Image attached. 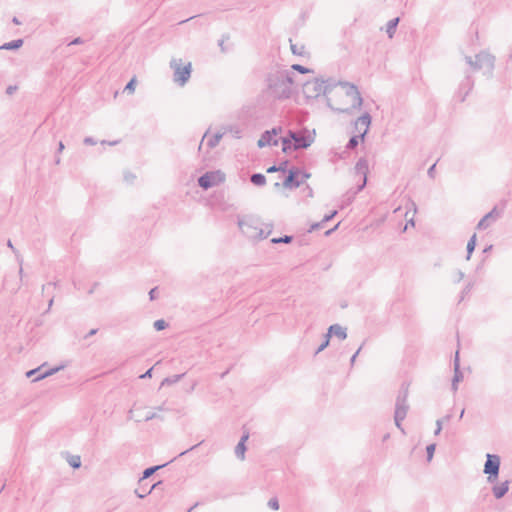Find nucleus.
I'll return each mask as SVG.
<instances>
[{"mask_svg": "<svg viewBox=\"0 0 512 512\" xmlns=\"http://www.w3.org/2000/svg\"><path fill=\"white\" fill-rule=\"evenodd\" d=\"M267 84L273 97L287 99L293 92L294 73L283 69L271 71L267 77Z\"/></svg>", "mask_w": 512, "mask_h": 512, "instance_id": "1", "label": "nucleus"}, {"mask_svg": "<svg viewBox=\"0 0 512 512\" xmlns=\"http://www.w3.org/2000/svg\"><path fill=\"white\" fill-rule=\"evenodd\" d=\"M238 226L241 232L249 239L261 240L267 238L273 229L271 224H264L256 216H244L238 218Z\"/></svg>", "mask_w": 512, "mask_h": 512, "instance_id": "2", "label": "nucleus"}, {"mask_svg": "<svg viewBox=\"0 0 512 512\" xmlns=\"http://www.w3.org/2000/svg\"><path fill=\"white\" fill-rule=\"evenodd\" d=\"M339 85L343 93L350 100L349 107L336 106L333 104V101L330 97H327V106L334 111L339 113H351L353 110H359L363 104V98L358 90V88L354 84H350L348 82H338L336 86Z\"/></svg>", "mask_w": 512, "mask_h": 512, "instance_id": "3", "label": "nucleus"}, {"mask_svg": "<svg viewBox=\"0 0 512 512\" xmlns=\"http://www.w3.org/2000/svg\"><path fill=\"white\" fill-rule=\"evenodd\" d=\"M336 87V83L331 80H321L315 78L312 81H307L303 84V93L307 98H317L320 95H325L328 97V94L332 92V90Z\"/></svg>", "mask_w": 512, "mask_h": 512, "instance_id": "4", "label": "nucleus"}, {"mask_svg": "<svg viewBox=\"0 0 512 512\" xmlns=\"http://www.w3.org/2000/svg\"><path fill=\"white\" fill-rule=\"evenodd\" d=\"M465 60L473 70H483L484 74L492 75L495 66V56L492 54L482 51L475 56L474 60L471 56H466Z\"/></svg>", "mask_w": 512, "mask_h": 512, "instance_id": "5", "label": "nucleus"}, {"mask_svg": "<svg viewBox=\"0 0 512 512\" xmlns=\"http://www.w3.org/2000/svg\"><path fill=\"white\" fill-rule=\"evenodd\" d=\"M170 68L173 70L174 83L180 87H183L191 77V62L184 64L182 59L172 58L170 61Z\"/></svg>", "mask_w": 512, "mask_h": 512, "instance_id": "6", "label": "nucleus"}, {"mask_svg": "<svg viewBox=\"0 0 512 512\" xmlns=\"http://www.w3.org/2000/svg\"><path fill=\"white\" fill-rule=\"evenodd\" d=\"M407 398H408V387L403 385L401 387V390L399 391V394L396 399L395 413H394L395 425L403 433H404V429L402 427L401 422L405 419L408 409H409V405L407 403Z\"/></svg>", "mask_w": 512, "mask_h": 512, "instance_id": "7", "label": "nucleus"}, {"mask_svg": "<svg viewBox=\"0 0 512 512\" xmlns=\"http://www.w3.org/2000/svg\"><path fill=\"white\" fill-rule=\"evenodd\" d=\"M501 459L496 454H486V461L484 463L483 473L487 475L489 483H495L499 476Z\"/></svg>", "mask_w": 512, "mask_h": 512, "instance_id": "8", "label": "nucleus"}, {"mask_svg": "<svg viewBox=\"0 0 512 512\" xmlns=\"http://www.w3.org/2000/svg\"><path fill=\"white\" fill-rule=\"evenodd\" d=\"M225 180V174L220 170L206 172L198 178V185L207 190L213 186L219 185Z\"/></svg>", "mask_w": 512, "mask_h": 512, "instance_id": "9", "label": "nucleus"}, {"mask_svg": "<svg viewBox=\"0 0 512 512\" xmlns=\"http://www.w3.org/2000/svg\"><path fill=\"white\" fill-rule=\"evenodd\" d=\"M308 177L309 174H301V172L298 169L292 168L288 171V175L283 181V186L288 189L298 188Z\"/></svg>", "mask_w": 512, "mask_h": 512, "instance_id": "10", "label": "nucleus"}, {"mask_svg": "<svg viewBox=\"0 0 512 512\" xmlns=\"http://www.w3.org/2000/svg\"><path fill=\"white\" fill-rule=\"evenodd\" d=\"M371 116L368 112H365L363 115L358 117L354 122V131L361 136V141L364 140L365 135L369 131V127L371 125Z\"/></svg>", "mask_w": 512, "mask_h": 512, "instance_id": "11", "label": "nucleus"}, {"mask_svg": "<svg viewBox=\"0 0 512 512\" xmlns=\"http://www.w3.org/2000/svg\"><path fill=\"white\" fill-rule=\"evenodd\" d=\"M281 130V128H273L272 130L265 131L257 142L258 147L277 146L279 139H276L275 136L280 133Z\"/></svg>", "mask_w": 512, "mask_h": 512, "instance_id": "12", "label": "nucleus"}, {"mask_svg": "<svg viewBox=\"0 0 512 512\" xmlns=\"http://www.w3.org/2000/svg\"><path fill=\"white\" fill-rule=\"evenodd\" d=\"M501 211L497 209V207H494L489 213H487L477 224L478 230H485L487 229L492 222H495L500 216Z\"/></svg>", "mask_w": 512, "mask_h": 512, "instance_id": "13", "label": "nucleus"}, {"mask_svg": "<svg viewBox=\"0 0 512 512\" xmlns=\"http://www.w3.org/2000/svg\"><path fill=\"white\" fill-rule=\"evenodd\" d=\"M355 171L357 174L362 175L363 181L362 184L358 186V191H361L367 183V173H368V162L365 158H360L356 165H355Z\"/></svg>", "mask_w": 512, "mask_h": 512, "instance_id": "14", "label": "nucleus"}, {"mask_svg": "<svg viewBox=\"0 0 512 512\" xmlns=\"http://www.w3.org/2000/svg\"><path fill=\"white\" fill-rule=\"evenodd\" d=\"M473 85L474 83L471 77L466 76L465 79L461 82L457 92V97L459 98L460 102H463L466 99L467 95L472 90Z\"/></svg>", "mask_w": 512, "mask_h": 512, "instance_id": "15", "label": "nucleus"}, {"mask_svg": "<svg viewBox=\"0 0 512 512\" xmlns=\"http://www.w3.org/2000/svg\"><path fill=\"white\" fill-rule=\"evenodd\" d=\"M60 369H61L60 367H56V368L49 369V370H47V371H45V372H43V373H40L41 368L39 367V368L32 369V370L28 371V372L26 373V376H27L28 378H30V377H32V376H34V375H36V377L33 379V382H36V381H39V380H41V379H44V378H46V377H48V376L53 375L54 373H56V372H57V371H59Z\"/></svg>", "mask_w": 512, "mask_h": 512, "instance_id": "16", "label": "nucleus"}, {"mask_svg": "<svg viewBox=\"0 0 512 512\" xmlns=\"http://www.w3.org/2000/svg\"><path fill=\"white\" fill-rule=\"evenodd\" d=\"M313 142V139L306 134H298L297 139H295V143H293V150L306 149Z\"/></svg>", "mask_w": 512, "mask_h": 512, "instance_id": "17", "label": "nucleus"}, {"mask_svg": "<svg viewBox=\"0 0 512 512\" xmlns=\"http://www.w3.org/2000/svg\"><path fill=\"white\" fill-rule=\"evenodd\" d=\"M326 334H330L331 336H336L340 340H345L347 338L346 328L342 327L339 324H333L328 328V332Z\"/></svg>", "mask_w": 512, "mask_h": 512, "instance_id": "18", "label": "nucleus"}, {"mask_svg": "<svg viewBox=\"0 0 512 512\" xmlns=\"http://www.w3.org/2000/svg\"><path fill=\"white\" fill-rule=\"evenodd\" d=\"M249 435L248 433L242 435L240 441L235 447V455L238 459L244 460L245 459V452H246V445L245 442L248 440Z\"/></svg>", "mask_w": 512, "mask_h": 512, "instance_id": "19", "label": "nucleus"}, {"mask_svg": "<svg viewBox=\"0 0 512 512\" xmlns=\"http://www.w3.org/2000/svg\"><path fill=\"white\" fill-rule=\"evenodd\" d=\"M509 481L506 480L499 485H495L492 488L493 495L496 499H501L509 490Z\"/></svg>", "mask_w": 512, "mask_h": 512, "instance_id": "20", "label": "nucleus"}, {"mask_svg": "<svg viewBox=\"0 0 512 512\" xmlns=\"http://www.w3.org/2000/svg\"><path fill=\"white\" fill-rule=\"evenodd\" d=\"M20 282L16 281L15 279H12L11 277L7 276L4 279L3 286L5 289H7L9 292L15 294L20 289Z\"/></svg>", "mask_w": 512, "mask_h": 512, "instance_id": "21", "label": "nucleus"}, {"mask_svg": "<svg viewBox=\"0 0 512 512\" xmlns=\"http://www.w3.org/2000/svg\"><path fill=\"white\" fill-rule=\"evenodd\" d=\"M399 21H400L399 17L393 18L388 21V23L386 25V33L390 39L393 38V36L396 32V28L399 24Z\"/></svg>", "mask_w": 512, "mask_h": 512, "instance_id": "22", "label": "nucleus"}, {"mask_svg": "<svg viewBox=\"0 0 512 512\" xmlns=\"http://www.w3.org/2000/svg\"><path fill=\"white\" fill-rule=\"evenodd\" d=\"M24 41L23 39H16L7 43H4L0 46V49L2 50H17L20 47H22Z\"/></svg>", "mask_w": 512, "mask_h": 512, "instance_id": "23", "label": "nucleus"}, {"mask_svg": "<svg viewBox=\"0 0 512 512\" xmlns=\"http://www.w3.org/2000/svg\"><path fill=\"white\" fill-rule=\"evenodd\" d=\"M463 380V373L460 369L456 368L452 379L451 389L455 393L458 390V383Z\"/></svg>", "mask_w": 512, "mask_h": 512, "instance_id": "24", "label": "nucleus"}, {"mask_svg": "<svg viewBox=\"0 0 512 512\" xmlns=\"http://www.w3.org/2000/svg\"><path fill=\"white\" fill-rule=\"evenodd\" d=\"M250 181L255 186H263L266 183V177L262 173H254V174L251 175Z\"/></svg>", "mask_w": 512, "mask_h": 512, "instance_id": "25", "label": "nucleus"}, {"mask_svg": "<svg viewBox=\"0 0 512 512\" xmlns=\"http://www.w3.org/2000/svg\"><path fill=\"white\" fill-rule=\"evenodd\" d=\"M476 241H477V237H476V234H473L468 243H467V247H466V250H467V256H466V259L469 260L471 258V255L473 253V251L475 250V247H476Z\"/></svg>", "mask_w": 512, "mask_h": 512, "instance_id": "26", "label": "nucleus"}, {"mask_svg": "<svg viewBox=\"0 0 512 512\" xmlns=\"http://www.w3.org/2000/svg\"><path fill=\"white\" fill-rule=\"evenodd\" d=\"M221 138H222V134H220V133L212 135L211 137H209L207 139V146L209 148L216 147L218 145V143L220 142Z\"/></svg>", "mask_w": 512, "mask_h": 512, "instance_id": "27", "label": "nucleus"}, {"mask_svg": "<svg viewBox=\"0 0 512 512\" xmlns=\"http://www.w3.org/2000/svg\"><path fill=\"white\" fill-rule=\"evenodd\" d=\"M163 466L164 465H156V466H152V467L146 468L143 471V475H142L141 479H147V478L151 477L157 470H159Z\"/></svg>", "mask_w": 512, "mask_h": 512, "instance_id": "28", "label": "nucleus"}, {"mask_svg": "<svg viewBox=\"0 0 512 512\" xmlns=\"http://www.w3.org/2000/svg\"><path fill=\"white\" fill-rule=\"evenodd\" d=\"M360 140H361V136L360 135L356 134V135L352 136L349 139V141H348V143L346 145V148L349 149V150H352V149L356 148L357 145L359 144Z\"/></svg>", "mask_w": 512, "mask_h": 512, "instance_id": "29", "label": "nucleus"}, {"mask_svg": "<svg viewBox=\"0 0 512 512\" xmlns=\"http://www.w3.org/2000/svg\"><path fill=\"white\" fill-rule=\"evenodd\" d=\"M292 240H293L292 236L284 235L282 237L272 238L271 242L273 244H280V243L289 244L292 242Z\"/></svg>", "mask_w": 512, "mask_h": 512, "instance_id": "30", "label": "nucleus"}, {"mask_svg": "<svg viewBox=\"0 0 512 512\" xmlns=\"http://www.w3.org/2000/svg\"><path fill=\"white\" fill-rule=\"evenodd\" d=\"M279 140H281V142H282V151L283 152H287L288 150L293 149V143H292L291 139H289L287 137H282Z\"/></svg>", "mask_w": 512, "mask_h": 512, "instance_id": "31", "label": "nucleus"}, {"mask_svg": "<svg viewBox=\"0 0 512 512\" xmlns=\"http://www.w3.org/2000/svg\"><path fill=\"white\" fill-rule=\"evenodd\" d=\"M329 343H330V334H325L324 340L321 343V345L318 347V349L316 350L315 354L322 352L329 345Z\"/></svg>", "mask_w": 512, "mask_h": 512, "instance_id": "32", "label": "nucleus"}, {"mask_svg": "<svg viewBox=\"0 0 512 512\" xmlns=\"http://www.w3.org/2000/svg\"><path fill=\"white\" fill-rule=\"evenodd\" d=\"M435 449H436V444L432 443V444H429L427 447H426V453H427V461H431L432 458H433V455H434V452H435Z\"/></svg>", "mask_w": 512, "mask_h": 512, "instance_id": "33", "label": "nucleus"}, {"mask_svg": "<svg viewBox=\"0 0 512 512\" xmlns=\"http://www.w3.org/2000/svg\"><path fill=\"white\" fill-rule=\"evenodd\" d=\"M153 327L157 331L164 330L167 327V322L163 319L156 320L153 324Z\"/></svg>", "mask_w": 512, "mask_h": 512, "instance_id": "34", "label": "nucleus"}, {"mask_svg": "<svg viewBox=\"0 0 512 512\" xmlns=\"http://www.w3.org/2000/svg\"><path fill=\"white\" fill-rule=\"evenodd\" d=\"M136 79L132 78L125 86L124 91H128L129 93H133L135 91Z\"/></svg>", "mask_w": 512, "mask_h": 512, "instance_id": "35", "label": "nucleus"}, {"mask_svg": "<svg viewBox=\"0 0 512 512\" xmlns=\"http://www.w3.org/2000/svg\"><path fill=\"white\" fill-rule=\"evenodd\" d=\"M69 464L73 468H79L81 466V460L79 456L71 457Z\"/></svg>", "mask_w": 512, "mask_h": 512, "instance_id": "36", "label": "nucleus"}, {"mask_svg": "<svg viewBox=\"0 0 512 512\" xmlns=\"http://www.w3.org/2000/svg\"><path fill=\"white\" fill-rule=\"evenodd\" d=\"M7 246L12 250V252L15 254L17 261L22 262V257L20 256L18 250L14 247L11 240L7 241Z\"/></svg>", "mask_w": 512, "mask_h": 512, "instance_id": "37", "label": "nucleus"}, {"mask_svg": "<svg viewBox=\"0 0 512 512\" xmlns=\"http://www.w3.org/2000/svg\"><path fill=\"white\" fill-rule=\"evenodd\" d=\"M472 288H473V283H471V282H470V283H468V284L464 287V289H463V290H462V292H461L460 301H462V300L465 298V296H466L467 294H469V293H470V291L472 290Z\"/></svg>", "mask_w": 512, "mask_h": 512, "instance_id": "38", "label": "nucleus"}, {"mask_svg": "<svg viewBox=\"0 0 512 512\" xmlns=\"http://www.w3.org/2000/svg\"><path fill=\"white\" fill-rule=\"evenodd\" d=\"M135 179H136V176L133 173H131V172H125L124 173V180L127 183L132 184Z\"/></svg>", "mask_w": 512, "mask_h": 512, "instance_id": "39", "label": "nucleus"}, {"mask_svg": "<svg viewBox=\"0 0 512 512\" xmlns=\"http://www.w3.org/2000/svg\"><path fill=\"white\" fill-rule=\"evenodd\" d=\"M268 506H269V508H271L273 510H278L279 509V502H278L277 498H271L268 501Z\"/></svg>", "mask_w": 512, "mask_h": 512, "instance_id": "40", "label": "nucleus"}, {"mask_svg": "<svg viewBox=\"0 0 512 512\" xmlns=\"http://www.w3.org/2000/svg\"><path fill=\"white\" fill-rule=\"evenodd\" d=\"M292 69L296 70V71H298V72H300L302 74L308 73L310 71L308 68H306V67H304L302 65H299V64L292 65Z\"/></svg>", "mask_w": 512, "mask_h": 512, "instance_id": "41", "label": "nucleus"}, {"mask_svg": "<svg viewBox=\"0 0 512 512\" xmlns=\"http://www.w3.org/2000/svg\"><path fill=\"white\" fill-rule=\"evenodd\" d=\"M442 425H443V420L442 419L436 420V429L434 431L435 435H439L441 433Z\"/></svg>", "mask_w": 512, "mask_h": 512, "instance_id": "42", "label": "nucleus"}, {"mask_svg": "<svg viewBox=\"0 0 512 512\" xmlns=\"http://www.w3.org/2000/svg\"><path fill=\"white\" fill-rule=\"evenodd\" d=\"M464 276H465L464 272H462L461 270H457L456 274H455L454 282L459 283L464 278Z\"/></svg>", "mask_w": 512, "mask_h": 512, "instance_id": "43", "label": "nucleus"}, {"mask_svg": "<svg viewBox=\"0 0 512 512\" xmlns=\"http://www.w3.org/2000/svg\"><path fill=\"white\" fill-rule=\"evenodd\" d=\"M336 214H337V211H336V210L332 211L330 214H328V215L324 216V218L322 219V222H323V223H326V222L330 221L332 218H334V216H335Z\"/></svg>", "mask_w": 512, "mask_h": 512, "instance_id": "44", "label": "nucleus"}, {"mask_svg": "<svg viewBox=\"0 0 512 512\" xmlns=\"http://www.w3.org/2000/svg\"><path fill=\"white\" fill-rule=\"evenodd\" d=\"M159 416L155 413V412H148L145 417H144V420L145 421H149V420H152V419H155V418H158Z\"/></svg>", "mask_w": 512, "mask_h": 512, "instance_id": "45", "label": "nucleus"}, {"mask_svg": "<svg viewBox=\"0 0 512 512\" xmlns=\"http://www.w3.org/2000/svg\"><path fill=\"white\" fill-rule=\"evenodd\" d=\"M453 366H454V371H456V368L460 369V363H459V352H458V351H457V352H456V354H455V358H454Z\"/></svg>", "mask_w": 512, "mask_h": 512, "instance_id": "46", "label": "nucleus"}, {"mask_svg": "<svg viewBox=\"0 0 512 512\" xmlns=\"http://www.w3.org/2000/svg\"><path fill=\"white\" fill-rule=\"evenodd\" d=\"M83 142L86 145H95V144H97V141L94 138H92V137H85Z\"/></svg>", "mask_w": 512, "mask_h": 512, "instance_id": "47", "label": "nucleus"}, {"mask_svg": "<svg viewBox=\"0 0 512 512\" xmlns=\"http://www.w3.org/2000/svg\"><path fill=\"white\" fill-rule=\"evenodd\" d=\"M302 49H303V47H301V49L299 50V49L297 48V45H295V44H291V51H292V53H293V54H295V55H302V51H301Z\"/></svg>", "mask_w": 512, "mask_h": 512, "instance_id": "48", "label": "nucleus"}, {"mask_svg": "<svg viewBox=\"0 0 512 512\" xmlns=\"http://www.w3.org/2000/svg\"><path fill=\"white\" fill-rule=\"evenodd\" d=\"M435 168H436V163H434L427 171V174L430 178H434L435 177Z\"/></svg>", "mask_w": 512, "mask_h": 512, "instance_id": "49", "label": "nucleus"}, {"mask_svg": "<svg viewBox=\"0 0 512 512\" xmlns=\"http://www.w3.org/2000/svg\"><path fill=\"white\" fill-rule=\"evenodd\" d=\"M84 40L81 37L74 38L68 45H79L83 44Z\"/></svg>", "mask_w": 512, "mask_h": 512, "instance_id": "50", "label": "nucleus"}, {"mask_svg": "<svg viewBox=\"0 0 512 512\" xmlns=\"http://www.w3.org/2000/svg\"><path fill=\"white\" fill-rule=\"evenodd\" d=\"M323 224L324 223L322 221L314 223L311 225L309 231L311 232V231L317 230V229L321 228L323 226Z\"/></svg>", "mask_w": 512, "mask_h": 512, "instance_id": "51", "label": "nucleus"}, {"mask_svg": "<svg viewBox=\"0 0 512 512\" xmlns=\"http://www.w3.org/2000/svg\"><path fill=\"white\" fill-rule=\"evenodd\" d=\"M287 161L282 162L279 166H277L278 171L280 172H286L287 170Z\"/></svg>", "mask_w": 512, "mask_h": 512, "instance_id": "52", "label": "nucleus"}, {"mask_svg": "<svg viewBox=\"0 0 512 512\" xmlns=\"http://www.w3.org/2000/svg\"><path fill=\"white\" fill-rule=\"evenodd\" d=\"M156 297H157V288H152L149 291V298H150V300H154V299H156Z\"/></svg>", "mask_w": 512, "mask_h": 512, "instance_id": "53", "label": "nucleus"}, {"mask_svg": "<svg viewBox=\"0 0 512 512\" xmlns=\"http://www.w3.org/2000/svg\"><path fill=\"white\" fill-rule=\"evenodd\" d=\"M298 134L299 133L290 130L287 138L291 139L292 143H295V139H297Z\"/></svg>", "mask_w": 512, "mask_h": 512, "instance_id": "54", "label": "nucleus"}, {"mask_svg": "<svg viewBox=\"0 0 512 512\" xmlns=\"http://www.w3.org/2000/svg\"><path fill=\"white\" fill-rule=\"evenodd\" d=\"M298 134L299 133L290 130L287 138L291 139L292 143H295V139H297Z\"/></svg>", "mask_w": 512, "mask_h": 512, "instance_id": "55", "label": "nucleus"}, {"mask_svg": "<svg viewBox=\"0 0 512 512\" xmlns=\"http://www.w3.org/2000/svg\"><path fill=\"white\" fill-rule=\"evenodd\" d=\"M362 349V346L359 347V349L352 355L351 359H350V363L351 365H354L355 363V360H356V357L358 356V354L360 353Z\"/></svg>", "mask_w": 512, "mask_h": 512, "instance_id": "56", "label": "nucleus"}, {"mask_svg": "<svg viewBox=\"0 0 512 512\" xmlns=\"http://www.w3.org/2000/svg\"><path fill=\"white\" fill-rule=\"evenodd\" d=\"M17 90V86H8L7 89H6V93L8 95H12L15 91Z\"/></svg>", "mask_w": 512, "mask_h": 512, "instance_id": "57", "label": "nucleus"}, {"mask_svg": "<svg viewBox=\"0 0 512 512\" xmlns=\"http://www.w3.org/2000/svg\"><path fill=\"white\" fill-rule=\"evenodd\" d=\"M153 368L148 369L144 374L140 376V378H150L152 376Z\"/></svg>", "mask_w": 512, "mask_h": 512, "instance_id": "58", "label": "nucleus"}, {"mask_svg": "<svg viewBox=\"0 0 512 512\" xmlns=\"http://www.w3.org/2000/svg\"><path fill=\"white\" fill-rule=\"evenodd\" d=\"M339 224H340V223H338L337 225H335L332 229L327 230V231L325 232V235H326V236H329L332 232H334V231L338 228Z\"/></svg>", "mask_w": 512, "mask_h": 512, "instance_id": "59", "label": "nucleus"}, {"mask_svg": "<svg viewBox=\"0 0 512 512\" xmlns=\"http://www.w3.org/2000/svg\"><path fill=\"white\" fill-rule=\"evenodd\" d=\"M278 172L277 166L273 165L267 169V173Z\"/></svg>", "mask_w": 512, "mask_h": 512, "instance_id": "60", "label": "nucleus"}, {"mask_svg": "<svg viewBox=\"0 0 512 512\" xmlns=\"http://www.w3.org/2000/svg\"><path fill=\"white\" fill-rule=\"evenodd\" d=\"M52 286H53V287H55V286H56V283H48V284H46V285H43V287H42V291H45V290L49 289V288H50V287H52Z\"/></svg>", "mask_w": 512, "mask_h": 512, "instance_id": "61", "label": "nucleus"}, {"mask_svg": "<svg viewBox=\"0 0 512 512\" xmlns=\"http://www.w3.org/2000/svg\"><path fill=\"white\" fill-rule=\"evenodd\" d=\"M97 329H91L88 334L85 336V338L91 337L97 333Z\"/></svg>", "mask_w": 512, "mask_h": 512, "instance_id": "62", "label": "nucleus"}, {"mask_svg": "<svg viewBox=\"0 0 512 512\" xmlns=\"http://www.w3.org/2000/svg\"><path fill=\"white\" fill-rule=\"evenodd\" d=\"M64 148H65V146H64L63 142L60 141L58 144V152L59 153L62 152L64 150Z\"/></svg>", "mask_w": 512, "mask_h": 512, "instance_id": "63", "label": "nucleus"}, {"mask_svg": "<svg viewBox=\"0 0 512 512\" xmlns=\"http://www.w3.org/2000/svg\"><path fill=\"white\" fill-rule=\"evenodd\" d=\"M12 22H13L15 25H20V24H21V21H20L16 16H14V17L12 18Z\"/></svg>", "mask_w": 512, "mask_h": 512, "instance_id": "64", "label": "nucleus"}]
</instances>
